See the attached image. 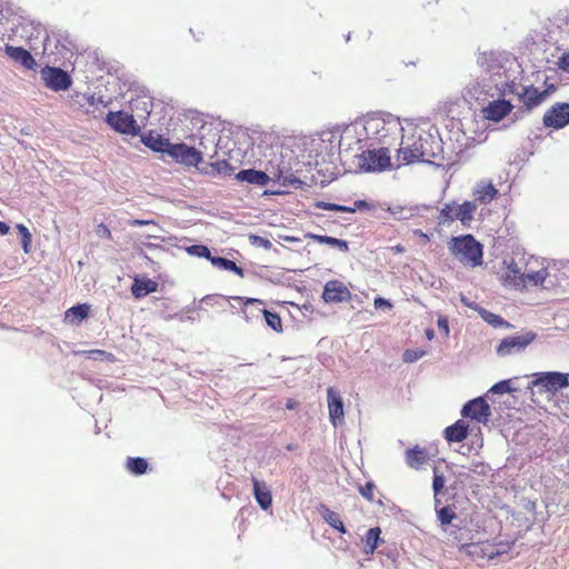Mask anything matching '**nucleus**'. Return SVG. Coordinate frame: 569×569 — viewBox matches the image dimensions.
<instances>
[{
  "label": "nucleus",
  "instance_id": "37998d69",
  "mask_svg": "<svg viewBox=\"0 0 569 569\" xmlns=\"http://www.w3.org/2000/svg\"><path fill=\"white\" fill-rule=\"evenodd\" d=\"M17 229L21 236V243H22L23 251L26 253H29L32 236H31L29 229L24 224H18Z\"/></svg>",
  "mask_w": 569,
  "mask_h": 569
},
{
  "label": "nucleus",
  "instance_id": "4468645a",
  "mask_svg": "<svg viewBox=\"0 0 569 569\" xmlns=\"http://www.w3.org/2000/svg\"><path fill=\"white\" fill-rule=\"evenodd\" d=\"M41 78L44 84L53 91H63L70 88V76L60 68L44 67L41 70Z\"/></svg>",
  "mask_w": 569,
  "mask_h": 569
},
{
  "label": "nucleus",
  "instance_id": "f3484780",
  "mask_svg": "<svg viewBox=\"0 0 569 569\" xmlns=\"http://www.w3.org/2000/svg\"><path fill=\"white\" fill-rule=\"evenodd\" d=\"M328 397V409H329V419L331 423L337 427L338 425L343 422L345 412H343V401L341 395L338 390L330 387L327 390Z\"/></svg>",
  "mask_w": 569,
  "mask_h": 569
},
{
  "label": "nucleus",
  "instance_id": "6e6d98bb",
  "mask_svg": "<svg viewBox=\"0 0 569 569\" xmlns=\"http://www.w3.org/2000/svg\"><path fill=\"white\" fill-rule=\"evenodd\" d=\"M375 307L377 309H390L392 306L389 300L379 297L375 299Z\"/></svg>",
  "mask_w": 569,
  "mask_h": 569
},
{
  "label": "nucleus",
  "instance_id": "c03bdc74",
  "mask_svg": "<svg viewBox=\"0 0 569 569\" xmlns=\"http://www.w3.org/2000/svg\"><path fill=\"white\" fill-rule=\"evenodd\" d=\"M187 252L191 256L206 258L211 261V252L208 247L203 244H193L187 248Z\"/></svg>",
  "mask_w": 569,
  "mask_h": 569
},
{
  "label": "nucleus",
  "instance_id": "603ef678",
  "mask_svg": "<svg viewBox=\"0 0 569 569\" xmlns=\"http://www.w3.org/2000/svg\"><path fill=\"white\" fill-rule=\"evenodd\" d=\"M559 69L569 73V51L563 52L557 62Z\"/></svg>",
  "mask_w": 569,
  "mask_h": 569
},
{
  "label": "nucleus",
  "instance_id": "f257e3e1",
  "mask_svg": "<svg viewBox=\"0 0 569 569\" xmlns=\"http://www.w3.org/2000/svg\"><path fill=\"white\" fill-rule=\"evenodd\" d=\"M410 137L402 136L401 146L398 150V166L413 162H427L437 167H449L453 163L451 156H446L443 142L438 130L430 127L413 128Z\"/></svg>",
  "mask_w": 569,
  "mask_h": 569
},
{
  "label": "nucleus",
  "instance_id": "7c9ffc66",
  "mask_svg": "<svg viewBox=\"0 0 569 569\" xmlns=\"http://www.w3.org/2000/svg\"><path fill=\"white\" fill-rule=\"evenodd\" d=\"M89 309L90 308L88 305H78L71 307L66 311V320L71 323H79L88 317Z\"/></svg>",
  "mask_w": 569,
  "mask_h": 569
},
{
  "label": "nucleus",
  "instance_id": "412c9836",
  "mask_svg": "<svg viewBox=\"0 0 569 569\" xmlns=\"http://www.w3.org/2000/svg\"><path fill=\"white\" fill-rule=\"evenodd\" d=\"M6 53L16 62H19L21 66H23L26 69L34 70L37 68V61L30 54L29 51L21 47H11L8 46L6 48Z\"/></svg>",
  "mask_w": 569,
  "mask_h": 569
},
{
  "label": "nucleus",
  "instance_id": "5701e85b",
  "mask_svg": "<svg viewBox=\"0 0 569 569\" xmlns=\"http://www.w3.org/2000/svg\"><path fill=\"white\" fill-rule=\"evenodd\" d=\"M405 460L408 467L420 469L428 461V453L425 448L416 446L406 450Z\"/></svg>",
  "mask_w": 569,
  "mask_h": 569
},
{
  "label": "nucleus",
  "instance_id": "f8f14e48",
  "mask_svg": "<svg viewBox=\"0 0 569 569\" xmlns=\"http://www.w3.org/2000/svg\"><path fill=\"white\" fill-rule=\"evenodd\" d=\"M543 289H552L569 280V260L555 261L546 266Z\"/></svg>",
  "mask_w": 569,
  "mask_h": 569
},
{
  "label": "nucleus",
  "instance_id": "6e6552de",
  "mask_svg": "<svg viewBox=\"0 0 569 569\" xmlns=\"http://www.w3.org/2000/svg\"><path fill=\"white\" fill-rule=\"evenodd\" d=\"M531 385L542 388L546 392L555 393L569 386L568 375L558 371L537 372L533 375Z\"/></svg>",
  "mask_w": 569,
  "mask_h": 569
},
{
  "label": "nucleus",
  "instance_id": "de8ad7c7",
  "mask_svg": "<svg viewBox=\"0 0 569 569\" xmlns=\"http://www.w3.org/2000/svg\"><path fill=\"white\" fill-rule=\"evenodd\" d=\"M249 242H250V244H252L254 247H260L266 250H270L272 248V243L270 240H268L263 237H260V236H256V234L249 236Z\"/></svg>",
  "mask_w": 569,
  "mask_h": 569
},
{
  "label": "nucleus",
  "instance_id": "e2e57ef3",
  "mask_svg": "<svg viewBox=\"0 0 569 569\" xmlns=\"http://www.w3.org/2000/svg\"><path fill=\"white\" fill-rule=\"evenodd\" d=\"M332 528L337 529L341 533H346L347 532L346 527H345L343 522L341 521V519Z\"/></svg>",
  "mask_w": 569,
  "mask_h": 569
},
{
  "label": "nucleus",
  "instance_id": "864d4df0",
  "mask_svg": "<svg viewBox=\"0 0 569 569\" xmlns=\"http://www.w3.org/2000/svg\"><path fill=\"white\" fill-rule=\"evenodd\" d=\"M316 208L321 209V210L338 211L339 204L326 202V201H318V202H316Z\"/></svg>",
  "mask_w": 569,
  "mask_h": 569
},
{
  "label": "nucleus",
  "instance_id": "2f4dec72",
  "mask_svg": "<svg viewBox=\"0 0 569 569\" xmlns=\"http://www.w3.org/2000/svg\"><path fill=\"white\" fill-rule=\"evenodd\" d=\"M483 140L482 133L476 134L473 137H468L465 131L461 133H457L456 142L458 143L457 153L462 152L465 149L473 147L476 143H479Z\"/></svg>",
  "mask_w": 569,
  "mask_h": 569
},
{
  "label": "nucleus",
  "instance_id": "a19ab883",
  "mask_svg": "<svg viewBox=\"0 0 569 569\" xmlns=\"http://www.w3.org/2000/svg\"><path fill=\"white\" fill-rule=\"evenodd\" d=\"M445 477L442 475H439L437 472V469L433 471V481H432V489L435 493V506L438 507L440 505V500L438 496L441 493L443 487H445Z\"/></svg>",
  "mask_w": 569,
  "mask_h": 569
},
{
  "label": "nucleus",
  "instance_id": "473e14b6",
  "mask_svg": "<svg viewBox=\"0 0 569 569\" xmlns=\"http://www.w3.org/2000/svg\"><path fill=\"white\" fill-rule=\"evenodd\" d=\"M358 131L356 127H347L340 134L339 149L348 150L351 147V142L356 140L357 143L361 142V139L357 137Z\"/></svg>",
  "mask_w": 569,
  "mask_h": 569
},
{
  "label": "nucleus",
  "instance_id": "1a4fd4ad",
  "mask_svg": "<svg viewBox=\"0 0 569 569\" xmlns=\"http://www.w3.org/2000/svg\"><path fill=\"white\" fill-rule=\"evenodd\" d=\"M536 333L532 331H526L520 335L509 336L501 340L497 347V353L500 357H507L525 350L533 340Z\"/></svg>",
  "mask_w": 569,
  "mask_h": 569
},
{
  "label": "nucleus",
  "instance_id": "3c124183",
  "mask_svg": "<svg viewBox=\"0 0 569 569\" xmlns=\"http://www.w3.org/2000/svg\"><path fill=\"white\" fill-rule=\"evenodd\" d=\"M89 359L102 360L109 358L111 355L103 350H89L86 352Z\"/></svg>",
  "mask_w": 569,
  "mask_h": 569
},
{
  "label": "nucleus",
  "instance_id": "774afa93",
  "mask_svg": "<svg viewBox=\"0 0 569 569\" xmlns=\"http://www.w3.org/2000/svg\"><path fill=\"white\" fill-rule=\"evenodd\" d=\"M426 337H427L428 340H432L433 337H435L433 330L432 329H427L426 330Z\"/></svg>",
  "mask_w": 569,
  "mask_h": 569
},
{
  "label": "nucleus",
  "instance_id": "9b49d317",
  "mask_svg": "<svg viewBox=\"0 0 569 569\" xmlns=\"http://www.w3.org/2000/svg\"><path fill=\"white\" fill-rule=\"evenodd\" d=\"M107 123L116 131L124 134L137 136L140 127L137 124L133 116L126 111H110L106 118Z\"/></svg>",
  "mask_w": 569,
  "mask_h": 569
},
{
  "label": "nucleus",
  "instance_id": "0e129e2a",
  "mask_svg": "<svg viewBox=\"0 0 569 569\" xmlns=\"http://www.w3.org/2000/svg\"><path fill=\"white\" fill-rule=\"evenodd\" d=\"M332 528L337 529L341 533H346L347 532L346 527H345L343 522L341 521V519Z\"/></svg>",
  "mask_w": 569,
  "mask_h": 569
},
{
  "label": "nucleus",
  "instance_id": "bb28decb",
  "mask_svg": "<svg viewBox=\"0 0 569 569\" xmlns=\"http://www.w3.org/2000/svg\"><path fill=\"white\" fill-rule=\"evenodd\" d=\"M142 142L150 149L157 152H169L171 147V142L168 139L162 138L160 134L150 132L149 134L142 137Z\"/></svg>",
  "mask_w": 569,
  "mask_h": 569
},
{
  "label": "nucleus",
  "instance_id": "e433bc0d",
  "mask_svg": "<svg viewBox=\"0 0 569 569\" xmlns=\"http://www.w3.org/2000/svg\"><path fill=\"white\" fill-rule=\"evenodd\" d=\"M258 313H261L266 320V323L272 328L274 331H282L281 318L278 313L271 312L263 308H258Z\"/></svg>",
  "mask_w": 569,
  "mask_h": 569
},
{
  "label": "nucleus",
  "instance_id": "c85d7f7f",
  "mask_svg": "<svg viewBox=\"0 0 569 569\" xmlns=\"http://www.w3.org/2000/svg\"><path fill=\"white\" fill-rule=\"evenodd\" d=\"M236 300H240L243 302V313L246 319L249 321L253 318H259L261 313H258V308H261L263 306V301L260 299L254 298H242V297H234Z\"/></svg>",
  "mask_w": 569,
  "mask_h": 569
},
{
  "label": "nucleus",
  "instance_id": "5fc2aeb1",
  "mask_svg": "<svg viewBox=\"0 0 569 569\" xmlns=\"http://www.w3.org/2000/svg\"><path fill=\"white\" fill-rule=\"evenodd\" d=\"M217 169L220 173H223V174H230V172L232 171V168L230 167V164L224 160L217 162Z\"/></svg>",
  "mask_w": 569,
  "mask_h": 569
},
{
  "label": "nucleus",
  "instance_id": "69168bd1",
  "mask_svg": "<svg viewBox=\"0 0 569 569\" xmlns=\"http://www.w3.org/2000/svg\"><path fill=\"white\" fill-rule=\"evenodd\" d=\"M98 233L100 236H110L109 229L103 224L99 226Z\"/></svg>",
  "mask_w": 569,
  "mask_h": 569
},
{
  "label": "nucleus",
  "instance_id": "bf43d9fd",
  "mask_svg": "<svg viewBox=\"0 0 569 569\" xmlns=\"http://www.w3.org/2000/svg\"><path fill=\"white\" fill-rule=\"evenodd\" d=\"M368 207H369V204L365 200H357L353 203V208H356V211L368 208Z\"/></svg>",
  "mask_w": 569,
  "mask_h": 569
},
{
  "label": "nucleus",
  "instance_id": "338daca9",
  "mask_svg": "<svg viewBox=\"0 0 569 569\" xmlns=\"http://www.w3.org/2000/svg\"><path fill=\"white\" fill-rule=\"evenodd\" d=\"M88 102H89V104H91V106H93L96 102L103 103V101H102V98H101V97H100V98H98V99H96V98H94V96H91V97L88 99Z\"/></svg>",
  "mask_w": 569,
  "mask_h": 569
},
{
  "label": "nucleus",
  "instance_id": "6ab92c4d",
  "mask_svg": "<svg viewBox=\"0 0 569 569\" xmlns=\"http://www.w3.org/2000/svg\"><path fill=\"white\" fill-rule=\"evenodd\" d=\"M511 109L512 106L510 102L506 100H495L489 102V104L482 109V114L485 119L498 122L505 118Z\"/></svg>",
  "mask_w": 569,
  "mask_h": 569
},
{
  "label": "nucleus",
  "instance_id": "9d476101",
  "mask_svg": "<svg viewBox=\"0 0 569 569\" xmlns=\"http://www.w3.org/2000/svg\"><path fill=\"white\" fill-rule=\"evenodd\" d=\"M525 261V253L515 252L511 257L503 260L506 272L502 280L506 284L516 289H523V280L521 279V270Z\"/></svg>",
  "mask_w": 569,
  "mask_h": 569
},
{
  "label": "nucleus",
  "instance_id": "dca6fc26",
  "mask_svg": "<svg viewBox=\"0 0 569 569\" xmlns=\"http://www.w3.org/2000/svg\"><path fill=\"white\" fill-rule=\"evenodd\" d=\"M461 415L479 422H485L490 416V408L482 397H478L463 406Z\"/></svg>",
  "mask_w": 569,
  "mask_h": 569
},
{
  "label": "nucleus",
  "instance_id": "cd10ccee",
  "mask_svg": "<svg viewBox=\"0 0 569 569\" xmlns=\"http://www.w3.org/2000/svg\"><path fill=\"white\" fill-rule=\"evenodd\" d=\"M158 284L157 282L150 279H134L131 291L136 298H142L147 295L157 291Z\"/></svg>",
  "mask_w": 569,
  "mask_h": 569
},
{
  "label": "nucleus",
  "instance_id": "20e7f679",
  "mask_svg": "<svg viewBox=\"0 0 569 569\" xmlns=\"http://www.w3.org/2000/svg\"><path fill=\"white\" fill-rule=\"evenodd\" d=\"M505 61L506 57L497 51H483L477 57L478 66L489 76L497 89L507 83Z\"/></svg>",
  "mask_w": 569,
  "mask_h": 569
},
{
  "label": "nucleus",
  "instance_id": "a18cd8bd",
  "mask_svg": "<svg viewBox=\"0 0 569 569\" xmlns=\"http://www.w3.org/2000/svg\"><path fill=\"white\" fill-rule=\"evenodd\" d=\"M426 355L427 351L423 349H408L403 352L402 359L405 362L412 363Z\"/></svg>",
  "mask_w": 569,
  "mask_h": 569
},
{
  "label": "nucleus",
  "instance_id": "c756f323",
  "mask_svg": "<svg viewBox=\"0 0 569 569\" xmlns=\"http://www.w3.org/2000/svg\"><path fill=\"white\" fill-rule=\"evenodd\" d=\"M380 535H381V529L379 527L370 528L367 531L365 538L362 539L366 545L365 552L367 555H372L376 551V549L378 548L379 543L382 542Z\"/></svg>",
  "mask_w": 569,
  "mask_h": 569
},
{
  "label": "nucleus",
  "instance_id": "79ce46f5",
  "mask_svg": "<svg viewBox=\"0 0 569 569\" xmlns=\"http://www.w3.org/2000/svg\"><path fill=\"white\" fill-rule=\"evenodd\" d=\"M319 511H320V515L322 517V519L330 526V527H333L338 523V521L340 520V516L330 510L329 508H327L326 506H321L319 508Z\"/></svg>",
  "mask_w": 569,
  "mask_h": 569
},
{
  "label": "nucleus",
  "instance_id": "f03ea898",
  "mask_svg": "<svg viewBox=\"0 0 569 569\" xmlns=\"http://www.w3.org/2000/svg\"><path fill=\"white\" fill-rule=\"evenodd\" d=\"M362 131L366 139L389 144L390 136H397L405 129L398 118L388 114L368 117L362 124Z\"/></svg>",
  "mask_w": 569,
  "mask_h": 569
},
{
  "label": "nucleus",
  "instance_id": "b1692460",
  "mask_svg": "<svg viewBox=\"0 0 569 569\" xmlns=\"http://www.w3.org/2000/svg\"><path fill=\"white\" fill-rule=\"evenodd\" d=\"M253 482V495L261 507V509L267 510L270 508L272 503L271 491L266 482L259 481L257 479H252Z\"/></svg>",
  "mask_w": 569,
  "mask_h": 569
},
{
  "label": "nucleus",
  "instance_id": "680f3d73",
  "mask_svg": "<svg viewBox=\"0 0 569 569\" xmlns=\"http://www.w3.org/2000/svg\"><path fill=\"white\" fill-rule=\"evenodd\" d=\"M9 231H10V227L6 222L0 221V234L4 236V234L9 233Z\"/></svg>",
  "mask_w": 569,
  "mask_h": 569
},
{
  "label": "nucleus",
  "instance_id": "8fccbe9b",
  "mask_svg": "<svg viewBox=\"0 0 569 569\" xmlns=\"http://www.w3.org/2000/svg\"><path fill=\"white\" fill-rule=\"evenodd\" d=\"M373 490H375V485L372 482H367L365 486H361L359 488V491L361 493V496L363 498H366L367 500L369 501H373L375 498H373Z\"/></svg>",
  "mask_w": 569,
  "mask_h": 569
},
{
  "label": "nucleus",
  "instance_id": "a211bd4d",
  "mask_svg": "<svg viewBox=\"0 0 569 569\" xmlns=\"http://www.w3.org/2000/svg\"><path fill=\"white\" fill-rule=\"evenodd\" d=\"M322 298L326 302H342L350 298V291L340 281H329L325 286Z\"/></svg>",
  "mask_w": 569,
  "mask_h": 569
},
{
  "label": "nucleus",
  "instance_id": "4c0bfd02",
  "mask_svg": "<svg viewBox=\"0 0 569 569\" xmlns=\"http://www.w3.org/2000/svg\"><path fill=\"white\" fill-rule=\"evenodd\" d=\"M435 508L437 511L438 520L442 526L451 523V521L457 517L456 512L451 507H440L439 505L438 507L435 506Z\"/></svg>",
  "mask_w": 569,
  "mask_h": 569
},
{
  "label": "nucleus",
  "instance_id": "7ed1b4c3",
  "mask_svg": "<svg viewBox=\"0 0 569 569\" xmlns=\"http://www.w3.org/2000/svg\"><path fill=\"white\" fill-rule=\"evenodd\" d=\"M449 249L463 266L477 267L482 263V246L471 234L453 237Z\"/></svg>",
  "mask_w": 569,
  "mask_h": 569
},
{
  "label": "nucleus",
  "instance_id": "72a5a7b5",
  "mask_svg": "<svg viewBox=\"0 0 569 569\" xmlns=\"http://www.w3.org/2000/svg\"><path fill=\"white\" fill-rule=\"evenodd\" d=\"M210 262L212 263V266L221 270L232 271L239 274L240 277L243 276V270L240 267H238L236 262L232 260L222 257H212Z\"/></svg>",
  "mask_w": 569,
  "mask_h": 569
},
{
  "label": "nucleus",
  "instance_id": "0eeeda50",
  "mask_svg": "<svg viewBox=\"0 0 569 569\" xmlns=\"http://www.w3.org/2000/svg\"><path fill=\"white\" fill-rule=\"evenodd\" d=\"M359 167L367 172L383 171L391 167L390 154L385 147L363 151Z\"/></svg>",
  "mask_w": 569,
  "mask_h": 569
},
{
  "label": "nucleus",
  "instance_id": "f704fd0d",
  "mask_svg": "<svg viewBox=\"0 0 569 569\" xmlns=\"http://www.w3.org/2000/svg\"><path fill=\"white\" fill-rule=\"evenodd\" d=\"M309 237L317 241L318 243L329 244L331 247L338 248L340 251L343 252L348 251V243L345 240L320 234H310Z\"/></svg>",
  "mask_w": 569,
  "mask_h": 569
},
{
  "label": "nucleus",
  "instance_id": "09e8293b",
  "mask_svg": "<svg viewBox=\"0 0 569 569\" xmlns=\"http://www.w3.org/2000/svg\"><path fill=\"white\" fill-rule=\"evenodd\" d=\"M216 133H212L210 137H201L199 141V147L203 149V151H208L210 149H214L216 147Z\"/></svg>",
  "mask_w": 569,
  "mask_h": 569
},
{
  "label": "nucleus",
  "instance_id": "ea45409f",
  "mask_svg": "<svg viewBox=\"0 0 569 569\" xmlns=\"http://www.w3.org/2000/svg\"><path fill=\"white\" fill-rule=\"evenodd\" d=\"M479 313L486 322H488L489 325H491L493 327L509 326L508 322H506L500 316H498L496 313H492L485 309H479Z\"/></svg>",
  "mask_w": 569,
  "mask_h": 569
},
{
  "label": "nucleus",
  "instance_id": "13d9d810",
  "mask_svg": "<svg viewBox=\"0 0 569 569\" xmlns=\"http://www.w3.org/2000/svg\"><path fill=\"white\" fill-rule=\"evenodd\" d=\"M151 223H152V221L139 220V219H134V220L130 221V226H132V227H141V226L151 224Z\"/></svg>",
  "mask_w": 569,
  "mask_h": 569
},
{
  "label": "nucleus",
  "instance_id": "4be33fe9",
  "mask_svg": "<svg viewBox=\"0 0 569 569\" xmlns=\"http://www.w3.org/2000/svg\"><path fill=\"white\" fill-rule=\"evenodd\" d=\"M236 178L240 181L259 187L267 186L270 181V177L266 172L254 169L241 170L237 173Z\"/></svg>",
  "mask_w": 569,
  "mask_h": 569
},
{
  "label": "nucleus",
  "instance_id": "39448f33",
  "mask_svg": "<svg viewBox=\"0 0 569 569\" xmlns=\"http://www.w3.org/2000/svg\"><path fill=\"white\" fill-rule=\"evenodd\" d=\"M476 210L475 201H465L461 204L456 202L445 203L439 212V223L446 224L459 220L465 227H470Z\"/></svg>",
  "mask_w": 569,
  "mask_h": 569
},
{
  "label": "nucleus",
  "instance_id": "aec40b11",
  "mask_svg": "<svg viewBox=\"0 0 569 569\" xmlns=\"http://www.w3.org/2000/svg\"><path fill=\"white\" fill-rule=\"evenodd\" d=\"M549 96V90L540 91L533 87H523L519 93L520 99L528 109H532L541 104Z\"/></svg>",
  "mask_w": 569,
  "mask_h": 569
},
{
  "label": "nucleus",
  "instance_id": "49530a36",
  "mask_svg": "<svg viewBox=\"0 0 569 569\" xmlns=\"http://www.w3.org/2000/svg\"><path fill=\"white\" fill-rule=\"evenodd\" d=\"M513 389L510 386V380H502L493 385L489 392L497 393V395H503V393H510Z\"/></svg>",
  "mask_w": 569,
  "mask_h": 569
},
{
  "label": "nucleus",
  "instance_id": "58836bf2",
  "mask_svg": "<svg viewBox=\"0 0 569 569\" xmlns=\"http://www.w3.org/2000/svg\"><path fill=\"white\" fill-rule=\"evenodd\" d=\"M276 179L278 181L282 180L283 186H296L301 184V181L297 178H293L292 173H290V170L281 167L278 170V173L276 174Z\"/></svg>",
  "mask_w": 569,
  "mask_h": 569
},
{
  "label": "nucleus",
  "instance_id": "052dcab7",
  "mask_svg": "<svg viewBox=\"0 0 569 569\" xmlns=\"http://www.w3.org/2000/svg\"><path fill=\"white\" fill-rule=\"evenodd\" d=\"M338 212H349V213H353V212H356V208L339 204Z\"/></svg>",
  "mask_w": 569,
  "mask_h": 569
},
{
  "label": "nucleus",
  "instance_id": "c9c22d12",
  "mask_svg": "<svg viewBox=\"0 0 569 569\" xmlns=\"http://www.w3.org/2000/svg\"><path fill=\"white\" fill-rule=\"evenodd\" d=\"M126 467L131 473L141 476L147 472L148 462L143 458H128Z\"/></svg>",
  "mask_w": 569,
  "mask_h": 569
},
{
  "label": "nucleus",
  "instance_id": "ddd939ff",
  "mask_svg": "<svg viewBox=\"0 0 569 569\" xmlns=\"http://www.w3.org/2000/svg\"><path fill=\"white\" fill-rule=\"evenodd\" d=\"M542 122L545 127L552 129H562L569 124V103L557 102L551 106L543 114Z\"/></svg>",
  "mask_w": 569,
  "mask_h": 569
},
{
  "label": "nucleus",
  "instance_id": "4d7b16f0",
  "mask_svg": "<svg viewBox=\"0 0 569 569\" xmlns=\"http://www.w3.org/2000/svg\"><path fill=\"white\" fill-rule=\"evenodd\" d=\"M437 325L445 336L449 335V325L448 320L445 317H439Z\"/></svg>",
  "mask_w": 569,
  "mask_h": 569
},
{
  "label": "nucleus",
  "instance_id": "2eb2a0df",
  "mask_svg": "<svg viewBox=\"0 0 569 569\" xmlns=\"http://www.w3.org/2000/svg\"><path fill=\"white\" fill-rule=\"evenodd\" d=\"M168 154L186 166H198L202 161L203 151L186 143H171Z\"/></svg>",
  "mask_w": 569,
  "mask_h": 569
},
{
  "label": "nucleus",
  "instance_id": "a878e982",
  "mask_svg": "<svg viewBox=\"0 0 569 569\" xmlns=\"http://www.w3.org/2000/svg\"><path fill=\"white\" fill-rule=\"evenodd\" d=\"M498 190L491 182L480 181L476 184L473 194L481 203H489L496 198Z\"/></svg>",
  "mask_w": 569,
  "mask_h": 569
},
{
  "label": "nucleus",
  "instance_id": "393cba45",
  "mask_svg": "<svg viewBox=\"0 0 569 569\" xmlns=\"http://www.w3.org/2000/svg\"><path fill=\"white\" fill-rule=\"evenodd\" d=\"M445 438L449 442L463 441L468 436V425L463 420H458L445 429Z\"/></svg>",
  "mask_w": 569,
  "mask_h": 569
},
{
  "label": "nucleus",
  "instance_id": "423d86ee",
  "mask_svg": "<svg viewBox=\"0 0 569 569\" xmlns=\"http://www.w3.org/2000/svg\"><path fill=\"white\" fill-rule=\"evenodd\" d=\"M545 271L546 266L545 261L540 260L533 256H527L525 253V261L521 270V279L523 280V289L527 287H538L543 288L545 283Z\"/></svg>",
  "mask_w": 569,
  "mask_h": 569
}]
</instances>
